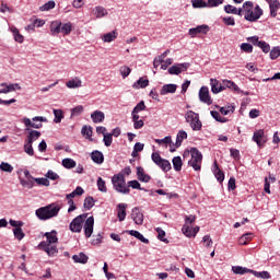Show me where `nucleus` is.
Listing matches in <instances>:
<instances>
[{
  "label": "nucleus",
  "instance_id": "f257e3e1",
  "mask_svg": "<svg viewBox=\"0 0 280 280\" xmlns=\"http://www.w3.org/2000/svg\"><path fill=\"white\" fill-rule=\"evenodd\" d=\"M242 16L249 23H255L264 16V9L258 4L255 7L253 1H246L242 5Z\"/></svg>",
  "mask_w": 280,
  "mask_h": 280
},
{
  "label": "nucleus",
  "instance_id": "f03ea898",
  "mask_svg": "<svg viewBox=\"0 0 280 280\" xmlns=\"http://www.w3.org/2000/svg\"><path fill=\"white\" fill-rule=\"evenodd\" d=\"M44 236H46V241L40 242L38 248L47 253L48 257H54L58 253V247L55 245L58 244V232L52 230L51 232H46Z\"/></svg>",
  "mask_w": 280,
  "mask_h": 280
},
{
  "label": "nucleus",
  "instance_id": "7ed1b4c3",
  "mask_svg": "<svg viewBox=\"0 0 280 280\" xmlns=\"http://www.w3.org/2000/svg\"><path fill=\"white\" fill-rule=\"evenodd\" d=\"M60 206L58 203H50L48 206L42 207L35 211V215L38 220H51V218H56L58 213H60Z\"/></svg>",
  "mask_w": 280,
  "mask_h": 280
},
{
  "label": "nucleus",
  "instance_id": "20e7f679",
  "mask_svg": "<svg viewBox=\"0 0 280 280\" xmlns=\"http://www.w3.org/2000/svg\"><path fill=\"white\" fill-rule=\"evenodd\" d=\"M112 184L118 194H130V188H128V184H126V176H124V173L115 174L112 177Z\"/></svg>",
  "mask_w": 280,
  "mask_h": 280
},
{
  "label": "nucleus",
  "instance_id": "39448f33",
  "mask_svg": "<svg viewBox=\"0 0 280 280\" xmlns=\"http://www.w3.org/2000/svg\"><path fill=\"white\" fill-rule=\"evenodd\" d=\"M191 159L188 161V165L195 170V172H200L202 167V153L197 148L190 149Z\"/></svg>",
  "mask_w": 280,
  "mask_h": 280
},
{
  "label": "nucleus",
  "instance_id": "423d86ee",
  "mask_svg": "<svg viewBox=\"0 0 280 280\" xmlns=\"http://www.w3.org/2000/svg\"><path fill=\"white\" fill-rule=\"evenodd\" d=\"M186 122L189 124L190 128L195 131L202 130V121H200V116L194 110H188L185 114Z\"/></svg>",
  "mask_w": 280,
  "mask_h": 280
},
{
  "label": "nucleus",
  "instance_id": "0eeeda50",
  "mask_svg": "<svg viewBox=\"0 0 280 280\" xmlns=\"http://www.w3.org/2000/svg\"><path fill=\"white\" fill-rule=\"evenodd\" d=\"M88 215V213H83L74 218L69 225L70 231H72V233H81L82 224H84V220H86Z\"/></svg>",
  "mask_w": 280,
  "mask_h": 280
},
{
  "label": "nucleus",
  "instance_id": "6e6552de",
  "mask_svg": "<svg viewBox=\"0 0 280 280\" xmlns=\"http://www.w3.org/2000/svg\"><path fill=\"white\" fill-rule=\"evenodd\" d=\"M199 100L200 102H202V104H207L208 106H211V104H213V100L209 94V88L201 86V89L199 90Z\"/></svg>",
  "mask_w": 280,
  "mask_h": 280
},
{
  "label": "nucleus",
  "instance_id": "1a4fd4ad",
  "mask_svg": "<svg viewBox=\"0 0 280 280\" xmlns=\"http://www.w3.org/2000/svg\"><path fill=\"white\" fill-rule=\"evenodd\" d=\"M188 67H190L189 62L177 63L168 69V73L171 75H180L183 71H187Z\"/></svg>",
  "mask_w": 280,
  "mask_h": 280
},
{
  "label": "nucleus",
  "instance_id": "9d476101",
  "mask_svg": "<svg viewBox=\"0 0 280 280\" xmlns=\"http://www.w3.org/2000/svg\"><path fill=\"white\" fill-rule=\"evenodd\" d=\"M208 32H209V25L207 24L198 25L197 27H192L188 30V34L189 36H191V38H196L198 34H207Z\"/></svg>",
  "mask_w": 280,
  "mask_h": 280
},
{
  "label": "nucleus",
  "instance_id": "9b49d317",
  "mask_svg": "<svg viewBox=\"0 0 280 280\" xmlns=\"http://www.w3.org/2000/svg\"><path fill=\"white\" fill-rule=\"evenodd\" d=\"M93 226H95V219L90 217L85 220L84 223V235L85 237H91L93 235Z\"/></svg>",
  "mask_w": 280,
  "mask_h": 280
},
{
  "label": "nucleus",
  "instance_id": "f8f14e48",
  "mask_svg": "<svg viewBox=\"0 0 280 280\" xmlns=\"http://www.w3.org/2000/svg\"><path fill=\"white\" fill-rule=\"evenodd\" d=\"M253 141L257 143L258 148H261L264 143H266V135L264 133V129L256 130L253 136Z\"/></svg>",
  "mask_w": 280,
  "mask_h": 280
},
{
  "label": "nucleus",
  "instance_id": "ddd939ff",
  "mask_svg": "<svg viewBox=\"0 0 280 280\" xmlns=\"http://www.w3.org/2000/svg\"><path fill=\"white\" fill-rule=\"evenodd\" d=\"M131 220H133L135 224H137L138 226H141V224H143V213L138 207L132 209Z\"/></svg>",
  "mask_w": 280,
  "mask_h": 280
},
{
  "label": "nucleus",
  "instance_id": "4468645a",
  "mask_svg": "<svg viewBox=\"0 0 280 280\" xmlns=\"http://www.w3.org/2000/svg\"><path fill=\"white\" fill-rule=\"evenodd\" d=\"M182 231L184 235H186V237H196V235L200 231V226H196L191 229L189 225H184Z\"/></svg>",
  "mask_w": 280,
  "mask_h": 280
},
{
  "label": "nucleus",
  "instance_id": "2eb2a0df",
  "mask_svg": "<svg viewBox=\"0 0 280 280\" xmlns=\"http://www.w3.org/2000/svg\"><path fill=\"white\" fill-rule=\"evenodd\" d=\"M222 86L224 89H230L231 91H234L235 93H244L235 82L230 81V80H223L222 81Z\"/></svg>",
  "mask_w": 280,
  "mask_h": 280
},
{
  "label": "nucleus",
  "instance_id": "dca6fc26",
  "mask_svg": "<svg viewBox=\"0 0 280 280\" xmlns=\"http://www.w3.org/2000/svg\"><path fill=\"white\" fill-rule=\"evenodd\" d=\"M91 119L93 124H102L106 119V115L102 110H95L91 114Z\"/></svg>",
  "mask_w": 280,
  "mask_h": 280
},
{
  "label": "nucleus",
  "instance_id": "f3484780",
  "mask_svg": "<svg viewBox=\"0 0 280 280\" xmlns=\"http://www.w3.org/2000/svg\"><path fill=\"white\" fill-rule=\"evenodd\" d=\"M176 89H178V85L174 83L164 84L162 89L160 90V95H167L170 93H176Z\"/></svg>",
  "mask_w": 280,
  "mask_h": 280
},
{
  "label": "nucleus",
  "instance_id": "a211bd4d",
  "mask_svg": "<svg viewBox=\"0 0 280 280\" xmlns=\"http://www.w3.org/2000/svg\"><path fill=\"white\" fill-rule=\"evenodd\" d=\"M137 176L138 180H140L141 183H150L151 180L150 175L145 174V171L141 166L137 167Z\"/></svg>",
  "mask_w": 280,
  "mask_h": 280
},
{
  "label": "nucleus",
  "instance_id": "6ab92c4d",
  "mask_svg": "<svg viewBox=\"0 0 280 280\" xmlns=\"http://www.w3.org/2000/svg\"><path fill=\"white\" fill-rule=\"evenodd\" d=\"M269 3L270 16L275 19L277 16V12L280 10L279 0H271Z\"/></svg>",
  "mask_w": 280,
  "mask_h": 280
},
{
  "label": "nucleus",
  "instance_id": "aec40b11",
  "mask_svg": "<svg viewBox=\"0 0 280 280\" xmlns=\"http://www.w3.org/2000/svg\"><path fill=\"white\" fill-rule=\"evenodd\" d=\"M117 209H118L117 218H118L119 222H124V220H126V209H128V205L119 203L117 206Z\"/></svg>",
  "mask_w": 280,
  "mask_h": 280
},
{
  "label": "nucleus",
  "instance_id": "412c9836",
  "mask_svg": "<svg viewBox=\"0 0 280 280\" xmlns=\"http://www.w3.org/2000/svg\"><path fill=\"white\" fill-rule=\"evenodd\" d=\"M81 135L89 141H93V127L84 125L81 129Z\"/></svg>",
  "mask_w": 280,
  "mask_h": 280
},
{
  "label": "nucleus",
  "instance_id": "4be33fe9",
  "mask_svg": "<svg viewBox=\"0 0 280 280\" xmlns=\"http://www.w3.org/2000/svg\"><path fill=\"white\" fill-rule=\"evenodd\" d=\"M61 25H62V22H60V21L51 22L50 32H51L52 36H58V34L61 33Z\"/></svg>",
  "mask_w": 280,
  "mask_h": 280
},
{
  "label": "nucleus",
  "instance_id": "5701e85b",
  "mask_svg": "<svg viewBox=\"0 0 280 280\" xmlns=\"http://www.w3.org/2000/svg\"><path fill=\"white\" fill-rule=\"evenodd\" d=\"M91 159L94 163L102 165V163H104V153H102V151H93Z\"/></svg>",
  "mask_w": 280,
  "mask_h": 280
},
{
  "label": "nucleus",
  "instance_id": "b1692460",
  "mask_svg": "<svg viewBox=\"0 0 280 280\" xmlns=\"http://www.w3.org/2000/svg\"><path fill=\"white\" fill-rule=\"evenodd\" d=\"M128 234L131 235L132 237H136L140 242H142V244H150V241L148 238L143 237V234H141L137 230H130V231H128Z\"/></svg>",
  "mask_w": 280,
  "mask_h": 280
},
{
  "label": "nucleus",
  "instance_id": "393cba45",
  "mask_svg": "<svg viewBox=\"0 0 280 280\" xmlns=\"http://www.w3.org/2000/svg\"><path fill=\"white\" fill-rule=\"evenodd\" d=\"M210 83H211L212 93L218 94V93H222V91H224V86H222V84H220V82L218 80L211 79Z\"/></svg>",
  "mask_w": 280,
  "mask_h": 280
},
{
  "label": "nucleus",
  "instance_id": "a878e982",
  "mask_svg": "<svg viewBox=\"0 0 280 280\" xmlns=\"http://www.w3.org/2000/svg\"><path fill=\"white\" fill-rule=\"evenodd\" d=\"M224 12L226 14H236L237 16H242V8L237 9L236 7L231 4L224 7Z\"/></svg>",
  "mask_w": 280,
  "mask_h": 280
},
{
  "label": "nucleus",
  "instance_id": "bb28decb",
  "mask_svg": "<svg viewBox=\"0 0 280 280\" xmlns=\"http://www.w3.org/2000/svg\"><path fill=\"white\" fill-rule=\"evenodd\" d=\"M72 259L74 264H88L89 256H86L84 253H79L78 255H73Z\"/></svg>",
  "mask_w": 280,
  "mask_h": 280
},
{
  "label": "nucleus",
  "instance_id": "cd10ccee",
  "mask_svg": "<svg viewBox=\"0 0 280 280\" xmlns=\"http://www.w3.org/2000/svg\"><path fill=\"white\" fill-rule=\"evenodd\" d=\"M66 86L68 89H80L82 86V80L80 78L71 79L66 83Z\"/></svg>",
  "mask_w": 280,
  "mask_h": 280
},
{
  "label": "nucleus",
  "instance_id": "c85d7f7f",
  "mask_svg": "<svg viewBox=\"0 0 280 280\" xmlns=\"http://www.w3.org/2000/svg\"><path fill=\"white\" fill-rule=\"evenodd\" d=\"M38 139H40V131L31 130L27 136L26 142L33 144L34 141H38Z\"/></svg>",
  "mask_w": 280,
  "mask_h": 280
},
{
  "label": "nucleus",
  "instance_id": "c756f323",
  "mask_svg": "<svg viewBox=\"0 0 280 280\" xmlns=\"http://www.w3.org/2000/svg\"><path fill=\"white\" fill-rule=\"evenodd\" d=\"M185 139H187V131H185V130L178 131L177 137H176L175 148H180V145H183V141H185Z\"/></svg>",
  "mask_w": 280,
  "mask_h": 280
},
{
  "label": "nucleus",
  "instance_id": "7c9ffc66",
  "mask_svg": "<svg viewBox=\"0 0 280 280\" xmlns=\"http://www.w3.org/2000/svg\"><path fill=\"white\" fill-rule=\"evenodd\" d=\"M117 39V31H112L102 36L103 43H113V40Z\"/></svg>",
  "mask_w": 280,
  "mask_h": 280
},
{
  "label": "nucleus",
  "instance_id": "2f4dec72",
  "mask_svg": "<svg viewBox=\"0 0 280 280\" xmlns=\"http://www.w3.org/2000/svg\"><path fill=\"white\" fill-rule=\"evenodd\" d=\"M213 167L217 180H219V183H222L224 180V173L220 171V167L218 166V161H214Z\"/></svg>",
  "mask_w": 280,
  "mask_h": 280
},
{
  "label": "nucleus",
  "instance_id": "473e14b6",
  "mask_svg": "<svg viewBox=\"0 0 280 280\" xmlns=\"http://www.w3.org/2000/svg\"><path fill=\"white\" fill-rule=\"evenodd\" d=\"M84 194V188L81 186H78L72 192L68 194L66 196L67 200H73L75 196H82Z\"/></svg>",
  "mask_w": 280,
  "mask_h": 280
},
{
  "label": "nucleus",
  "instance_id": "72a5a7b5",
  "mask_svg": "<svg viewBox=\"0 0 280 280\" xmlns=\"http://www.w3.org/2000/svg\"><path fill=\"white\" fill-rule=\"evenodd\" d=\"M253 269H248L246 267H242V266H233L232 267V272H234V275H247L248 272L252 273Z\"/></svg>",
  "mask_w": 280,
  "mask_h": 280
},
{
  "label": "nucleus",
  "instance_id": "f704fd0d",
  "mask_svg": "<svg viewBox=\"0 0 280 280\" xmlns=\"http://www.w3.org/2000/svg\"><path fill=\"white\" fill-rule=\"evenodd\" d=\"M150 84V81L148 79L140 78L138 81H136L132 85L133 89H145Z\"/></svg>",
  "mask_w": 280,
  "mask_h": 280
},
{
  "label": "nucleus",
  "instance_id": "c9c22d12",
  "mask_svg": "<svg viewBox=\"0 0 280 280\" xmlns=\"http://www.w3.org/2000/svg\"><path fill=\"white\" fill-rule=\"evenodd\" d=\"M23 124H24V126H26V128H35L37 130L43 128V122H38V124L32 122V120L30 118H24Z\"/></svg>",
  "mask_w": 280,
  "mask_h": 280
},
{
  "label": "nucleus",
  "instance_id": "e433bc0d",
  "mask_svg": "<svg viewBox=\"0 0 280 280\" xmlns=\"http://www.w3.org/2000/svg\"><path fill=\"white\" fill-rule=\"evenodd\" d=\"M127 187H128V189H130V187H131V189H139L140 191H148V189L141 187V184L137 179L129 180L127 183Z\"/></svg>",
  "mask_w": 280,
  "mask_h": 280
},
{
  "label": "nucleus",
  "instance_id": "4c0bfd02",
  "mask_svg": "<svg viewBox=\"0 0 280 280\" xmlns=\"http://www.w3.org/2000/svg\"><path fill=\"white\" fill-rule=\"evenodd\" d=\"M172 162L175 172H180L183 170V159H180V156L173 158Z\"/></svg>",
  "mask_w": 280,
  "mask_h": 280
},
{
  "label": "nucleus",
  "instance_id": "58836bf2",
  "mask_svg": "<svg viewBox=\"0 0 280 280\" xmlns=\"http://www.w3.org/2000/svg\"><path fill=\"white\" fill-rule=\"evenodd\" d=\"M62 165L66 167V170H73L75 167L77 163L73 159L66 158L62 160Z\"/></svg>",
  "mask_w": 280,
  "mask_h": 280
},
{
  "label": "nucleus",
  "instance_id": "ea45409f",
  "mask_svg": "<svg viewBox=\"0 0 280 280\" xmlns=\"http://www.w3.org/2000/svg\"><path fill=\"white\" fill-rule=\"evenodd\" d=\"M84 209H86L88 211H91V209H93V207H95V199H93V197H86L84 199V203H83Z\"/></svg>",
  "mask_w": 280,
  "mask_h": 280
},
{
  "label": "nucleus",
  "instance_id": "a19ab883",
  "mask_svg": "<svg viewBox=\"0 0 280 280\" xmlns=\"http://www.w3.org/2000/svg\"><path fill=\"white\" fill-rule=\"evenodd\" d=\"M210 115L213 117V119H215V121H219L220 124H226V121H229V119L222 117L219 112L211 110Z\"/></svg>",
  "mask_w": 280,
  "mask_h": 280
},
{
  "label": "nucleus",
  "instance_id": "79ce46f5",
  "mask_svg": "<svg viewBox=\"0 0 280 280\" xmlns=\"http://www.w3.org/2000/svg\"><path fill=\"white\" fill-rule=\"evenodd\" d=\"M54 8H56V1L54 0H49L48 2H46L44 5H42L39 8V10L42 12H49V10H54Z\"/></svg>",
  "mask_w": 280,
  "mask_h": 280
},
{
  "label": "nucleus",
  "instance_id": "37998d69",
  "mask_svg": "<svg viewBox=\"0 0 280 280\" xmlns=\"http://www.w3.org/2000/svg\"><path fill=\"white\" fill-rule=\"evenodd\" d=\"M71 30H73V25L71 24V22L61 24V34H63V36H68V34H71Z\"/></svg>",
  "mask_w": 280,
  "mask_h": 280
},
{
  "label": "nucleus",
  "instance_id": "c03bdc74",
  "mask_svg": "<svg viewBox=\"0 0 280 280\" xmlns=\"http://www.w3.org/2000/svg\"><path fill=\"white\" fill-rule=\"evenodd\" d=\"M158 167H160L163 172H170V170H172V163L164 159L158 164Z\"/></svg>",
  "mask_w": 280,
  "mask_h": 280
},
{
  "label": "nucleus",
  "instance_id": "a18cd8bd",
  "mask_svg": "<svg viewBox=\"0 0 280 280\" xmlns=\"http://www.w3.org/2000/svg\"><path fill=\"white\" fill-rule=\"evenodd\" d=\"M94 14L96 19H102L103 16H106V14H108V11H106V9H104L103 7H96L94 9Z\"/></svg>",
  "mask_w": 280,
  "mask_h": 280
},
{
  "label": "nucleus",
  "instance_id": "49530a36",
  "mask_svg": "<svg viewBox=\"0 0 280 280\" xmlns=\"http://www.w3.org/2000/svg\"><path fill=\"white\" fill-rule=\"evenodd\" d=\"M252 275H254V277H257V279H270V272L268 271L252 270Z\"/></svg>",
  "mask_w": 280,
  "mask_h": 280
},
{
  "label": "nucleus",
  "instance_id": "de8ad7c7",
  "mask_svg": "<svg viewBox=\"0 0 280 280\" xmlns=\"http://www.w3.org/2000/svg\"><path fill=\"white\" fill-rule=\"evenodd\" d=\"M34 183L42 185L43 187H49L50 183L47 177H34Z\"/></svg>",
  "mask_w": 280,
  "mask_h": 280
},
{
  "label": "nucleus",
  "instance_id": "09e8293b",
  "mask_svg": "<svg viewBox=\"0 0 280 280\" xmlns=\"http://www.w3.org/2000/svg\"><path fill=\"white\" fill-rule=\"evenodd\" d=\"M155 143H158V145H165V148H167L168 144H172V136H166L163 139H155Z\"/></svg>",
  "mask_w": 280,
  "mask_h": 280
},
{
  "label": "nucleus",
  "instance_id": "8fccbe9b",
  "mask_svg": "<svg viewBox=\"0 0 280 280\" xmlns=\"http://www.w3.org/2000/svg\"><path fill=\"white\" fill-rule=\"evenodd\" d=\"M253 236V233H246L243 236H241L238 238V244L241 246H246V244H248V242H250V237Z\"/></svg>",
  "mask_w": 280,
  "mask_h": 280
},
{
  "label": "nucleus",
  "instance_id": "3c124183",
  "mask_svg": "<svg viewBox=\"0 0 280 280\" xmlns=\"http://www.w3.org/2000/svg\"><path fill=\"white\" fill-rule=\"evenodd\" d=\"M84 113V106L79 105L71 109V117H80Z\"/></svg>",
  "mask_w": 280,
  "mask_h": 280
},
{
  "label": "nucleus",
  "instance_id": "603ef678",
  "mask_svg": "<svg viewBox=\"0 0 280 280\" xmlns=\"http://www.w3.org/2000/svg\"><path fill=\"white\" fill-rule=\"evenodd\" d=\"M97 187L98 191H102L103 194H106V191H108V188L106 187V180H104L102 177L97 178Z\"/></svg>",
  "mask_w": 280,
  "mask_h": 280
},
{
  "label": "nucleus",
  "instance_id": "864d4df0",
  "mask_svg": "<svg viewBox=\"0 0 280 280\" xmlns=\"http://www.w3.org/2000/svg\"><path fill=\"white\" fill-rule=\"evenodd\" d=\"M13 235H14L15 240H19V242H21V240H23V237H25V233H23V229H21V228H14Z\"/></svg>",
  "mask_w": 280,
  "mask_h": 280
},
{
  "label": "nucleus",
  "instance_id": "5fc2aeb1",
  "mask_svg": "<svg viewBox=\"0 0 280 280\" xmlns=\"http://www.w3.org/2000/svg\"><path fill=\"white\" fill-rule=\"evenodd\" d=\"M119 72L122 75L124 80H126V78H128V75H130V73L132 72V69H130V67L128 66H121Z\"/></svg>",
  "mask_w": 280,
  "mask_h": 280
},
{
  "label": "nucleus",
  "instance_id": "6e6d98bb",
  "mask_svg": "<svg viewBox=\"0 0 280 280\" xmlns=\"http://www.w3.org/2000/svg\"><path fill=\"white\" fill-rule=\"evenodd\" d=\"M1 86H7V90L9 91V93H12V91H21V85H19V83H11L8 85V83H1Z\"/></svg>",
  "mask_w": 280,
  "mask_h": 280
},
{
  "label": "nucleus",
  "instance_id": "4d7b16f0",
  "mask_svg": "<svg viewBox=\"0 0 280 280\" xmlns=\"http://www.w3.org/2000/svg\"><path fill=\"white\" fill-rule=\"evenodd\" d=\"M54 115H55V124H60L62 119L65 118V115L62 114L61 109H54Z\"/></svg>",
  "mask_w": 280,
  "mask_h": 280
},
{
  "label": "nucleus",
  "instance_id": "13d9d810",
  "mask_svg": "<svg viewBox=\"0 0 280 280\" xmlns=\"http://www.w3.org/2000/svg\"><path fill=\"white\" fill-rule=\"evenodd\" d=\"M220 113L221 115H229V113H235V106L229 105L225 107H220Z\"/></svg>",
  "mask_w": 280,
  "mask_h": 280
},
{
  "label": "nucleus",
  "instance_id": "bf43d9fd",
  "mask_svg": "<svg viewBox=\"0 0 280 280\" xmlns=\"http://www.w3.org/2000/svg\"><path fill=\"white\" fill-rule=\"evenodd\" d=\"M0 170L2 172H8L9 174H11V172L14 171V167L12 165H10V163H7V162H2L0 164Z\"/></svg>",
  "mask_w": 280,
  "mask_h": 280
},
{
  "label": "nucleus",
  "instance_id": "052dcab7",
  "mask_svg": "<svg viewBox=\"0 0 280 280\" xmlns=\"http://www.w3.org/2000/svg\"><path fill=\"white\" fill-rule=\"evenodd\" d=\"M12 33H13L15 43H23V40H25L23 35H21V33H19V28H13Z\"/></svg>",
  "mask_w": 280,
  "mask_h": 280
},
{
  "label": "nucleus",
  "instance_id": "680f3d73",
  "mask_svg": "<svg viewBox=\"0 0 280 280\" xmlns=\"http://www.w3.org/2000/svg\"><path fill=\"white\" fill-rule=\"evenodd\" d=\"M192 8H208V3L205 0H191Z\"/></svg>",
  "mask_w": 280,
  "mask_h": 280
},
{
  "label": "nucleus",
  "instance_id": "e2e57ef3",
  "mask_svg": "<svg viewBox=\"0 0 280 280\" xmlns=\"http://www.w3.org/2000/svg\"><path fill=\"white\" fill-rule=\"evenodd\" d=\"M103 142L105 143L106 148H110V145H113V135H104Z\"/></svg>",
  "mask_w": 280,
  "mask_h": 280
},
{
  "label": "nucleus",
  "instance_id": "0e129e2a",
  "mask_svg": "<svg viewBox=\"0 0 280 280\" xmlns=\"http://www.w3.org/2000/svg\"><path fill=\"white\" fill-rule=\"evenodd\" d=\"M24 152L28 154V156H34V147H32V143L26 142L24 144Z\"/></svg>",
  "mask_w": 280,
  "mask_h": 280
},
{
  "label": "nucleus",
  "instance_id": "69168bd1",
  "mask_svg": "<svg viewBox=\"0 0 280 280\" xmlns=\"http://www.w3.org/2000/svg\"><path fill=\"white\" fill-rule=\"evenodd\" d=\"M279 56H280V48L279 47H273L270 50V58H271V60H277V58H279Z\"/></svg>",
  "mask_w": 280,
  "mask_h": 280
},
{
  "label": "nucleus",
  "instance_id": "338daca9",
  "mask_svg": "<svg viewBox=\"0 0 280 280\" xmlns=\"http://www.w3.org/2000/svg\"><path fill=\"white\" fill-rule=\"evenodd\" d=\"M241 49H242V51H245V54H253V45H250L248 43H243L241 45Z\"/></svg>",
  "mask_w": 280,
  "mask_h": 280
},
{
  "label": "nucleus",
  "instance_id": "774afa93",
  "mask_svg": "<svg viewBox=\"0 0 280 280\" xmlns=\"http://www.w3.org/2000/svg\"><path fill=\"white\" fill-rule=\"evenodd\" d=\"M151 159H152L153 163H155V165H158V166L164 160L163 158H161V154H159L156 152L152 153Z\"/></svg>",
  "mask_w": 280,
  "mask_h": 280
}]
</instances>
